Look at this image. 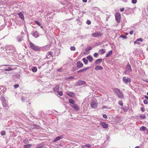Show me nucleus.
Segmentation results:
<instances>
[{
    "mask_svg": "<svg viewBox=\"0 0 148 148\" xmlns=\"http://www.w3.org/2000/svg\"><path fill=\"white\" fill-rule=\"evenodd\" d=\"M132 70L131 66L129 63L127 65L125 68L124 73L125 74L129 75L131 72Z\"/></svg>",
    "mask_w": 148,
    "mask_h": 148,
    "instance_id": "1",
    "label": "nucleus"
},
{
    "mask_svg": "<svg viewBox=\"0 0 148 148\" xmlns=\"http://www.w3.org/2000/svg\"><path fill=\"white\" fill-rule=\"evenodd\" d=\"M98 102L95 99H92L90 102V106L93 108H96L97 106Z\"/></svg>",
    "mask_w": 148,
    "mask_h": 148,
    "instance_id": "2",
    "label": "nucleus"
},
{
    "mask_svg": "<svg viewBox=\"0 0 148 148\" xmlns=\"http://www.w3.org/2000/svg\"><path fill=\"white\" fill-rule=\"evenodd\" d=\"M29 45L31 48L33 50L36 51H40V49L39 47L35 44H34L32 42H30Z\"/></svg>",
    "mask_w": 148,
    "mask_h": 148,
    "instance_id": "3",
    "label": "nucleus"
},
{
    "mask_svg": "<svg viewBox=\"0 0 148 148\" xmlns=\"http://www.w3.org/2000/svg\"><path fill=\"white\" fill-rule=\"evenodd\" d=\"M115 19L118 23H119L121 20V15L119 12L116 13L115 14Z\"/></svg>",
    "mask_w": 148,
    "mask_h": 148,
    "instance_id": "4",
    "label": "nucleus"
},
{
    "mask_svg": "<svg viewBox=\"0 0 148 148\" xmlns=\"http://www.w3.org/2000/svg\"><path fill=\"white\" fill-rule=\"evenodd\" d=\"M91 35L94 37H98L101 36L102 34L99 32H96L92 34Z\"/></svg>",
    "mask_w": 148,
    "mask_h": 148,
    "instance_id": "5",
    "label": "nucleus"
},
{
    "mask_svg": "<svg viewBox=\"0 0 148 148\" xmlns=\"http://www.w3.org/2000/svg\"><path fill=\"white\" fill-rule=\"evenodd\" d=\"M123 80L124 83L125 84H127V83L130 82L131 81L130 78L128 77L126 78V77H123Z\"/></svg>",
    "mask_w": 148,
    "mask_h": 148,
    "instance_id": "6",
    "label": "nucleus"
},
{
    "mask_svg": "<svg viewBox=\"0 0 148 148\" xmlns=\"http://www.w3.org/2000/svg\"><path fill=\"white\" fill-rule=\"evenodd\" d=\"M99 124L104 128H106L108 127V124L104 122L101 121L100 122Z\"/></svg>",
    "mask_w": 148,
    "mask_h": 148,
    "instance_id": "7",
    "label": "nucleus"
},
{
    "mask_svg": "<svg viewBox=\"0 0 148 148\" xmlns=\"http://www.w3.org/2000/svg\"><path fill=\"white\" fill-rule=\"evenodd\" d=\"M86 82L82 80H79L76 84V86H80L82 85L85 84Z\"/></svg>",
    "mask_w": 148,
    "mask_h": 148,
    "instance_id": "8",
    "label": "nucleus"
},
{
    "mask_svg": "<svg viewBox=\"0 0 148 148\" xmlns=\"http://www.w3.org/2000/svg\"><path fill=\"white\" fill-rule=\"evenodd\" d=\"M17 14L19 16V17L21 19H24V17L23 15V14L22 12L18 13H17Z\"/></svg>",
    "mask_w": 148,
    "mask_h": 148,
    "instance_id": "9",
    "label": "nucleus"
},
{
    "mask_svg": "<svg viewBox=\"0 0 148 148\" xmlns=\"http://www.w3.org/2000/svg\"><path fill=\"white\" fill-rule=\"evenodd\" d=\"M10 48H9L8 50H7V53H12L13 52L14 49V47H10Z\"/></svg>",
    "mask_w": 148,
    "mask_h": 148,
    "instance_id": "10",
    "label": "nucleus"
},
{
    "mask_svg": "<svg viewBox=\"0 0 148 148\" xmlns=\"http://www.w3.org/2000/svg\"><path fill=\"white\" fill-rule=\"evenodd\" d=\"M63 136H58L57 137H56L55 138V139L53 140V142H57V141L60 140V139L63 138Z\"/></svg>",
    "mask_w": 148,
    "mask_h": 148,
    "instance_id": "11",
    "label": "nucleus"
},
{
    "mask_svg": "<svg viewBox=\"0 0 148 148\" xmlns=\"http://www.w3.org/2000/svg\"><path fill=\"white\" fill-rule=\"evenodd\" d=\"M83 66V64L80 61H78L77 62V66L79 68H82Z\"/></svg>",
    "mask_w": 148,
    "mask_h": 148,
    "instance_id": "12",
    "label": "nucleus"
},
{
    "mask_svg": "<svg viewBox=\"0 0 148 148\" xmlns=\"http://www.w3.org/2000/svg\"><path fill=\"white\" fill-rule=\"evenodd\" d=\"M116 95L120 98H123L124 97L123 93L121 91H120L118 93V94H117Z\"/></svg>",
    "mask_w": 148,
    "mask_h": 148,
    "instance_id": "13",
    "label": "nucleus"
},
{
    "mask_svg": "<svg viewBox=\"0 0 148 148\" xmlns=\"http://www.w3.org/2000/svg\"><path fill=\"white\" fill-rule=\"evenodd\" d=\"M103 69V67L102 66L99 65L96 66L95 68V69L96 70H102Z\"/></svg>",
    "mask_w": 148,
    "mask_h": 148,
    "instance_id": "14",
    "label": "nucleus"
},
{
    "mask_svg": "<svg viewBox=\"0 0 148 148\" xmlns=\"http://www.w3.org/2000/svg\"><path fill=\"white\" fill-rule=\"evenodd\" d=\"M113 91L114 93L116 95L120 91V90L117 88H114L113 89Z\"/></svg>",
    "mask_w": 148,
    "mask_h": 148,
    "instance_id": "15",
    "label": "nucleus"
},
{
    "mask_svg": "<svg viewBox=\"0 0 148 148\" xmlns=\"http://www.w3.org/2000/svg\"><path fill=\"white\" fill-rule=\"evenodd\" d=\"M90 68V67H86L85 68L82 69L80 70H79L77 71V73H79L80 72H82L85 71H86L87 70H88V69H89Z\"/></svg>",
    "mask_w": 148,
    "mask_h": 148,
    "instance_id": "16",
    "label": "nucleus"
},
{
    "mask_svg": "<svg viewBox=\"0 0 148 148\" xmlns=\"http://www.w3.org/2000/svg\"><path fill=\"white\" fill-rule=\"evenodd\" d=\"M52 53L50 52L49 51L47 53V56H46L47 58H49L50 57H51L52 56Z\"/></svg>",
    "mask_w": 148,
    "mask_h": 148,
    "instance_id": "17",
    "label": "nucleus"
},
{
    "mask_svg": "<svg viewBox=\"0 0 148 148\" xmlns=\"http://www.w3.org/2000/svg\"><path fill=\"white\" fill-rule=\"evenodd\" d=\"M71 106L76 110L78 111L79 110V108L78 106L75 104H73Z\"/></svg>",
    "mask_w": 148,
    "mask_h": 148,
    "instance_id": "18",
    "label": "nucleus"
},
{
    "mask_svg": "<svg viewBox=\"0 0 148 148\" xmlns=\"http://www.w3.org/2000/svg\"><path fill=\"white\" fill-rule=\"evenodd\" d=\"M33 35L35 38H37L39 36V34L38 33L37 31H35L34 32L33 34Z\"/></svg>",
    "mask_w": 148,
    "mask_h": 148,
    "instance_id": "19",
    "label": "nucleus"
},
{
    "mask_svg": "<svg viewBox=\"0 0 148 148\" xmlns=\"http://www.w3.org/2000/svg\"><path fill=\"white\" fill-rule=\"evenodd\" d=\"M102 59H99L97 60L95 62L96 64H99L101 62Z\"/></svg>",
    "mask_w": 148,
    "mask_h": 148,
    "instance_id": "20",
    "label": "nucleus"
},
{
    "mask_svg": "<svg viewBox=\"0 0 148 148\" xmlns=\"http://www.w3.org/2000/svg\"><path fill=\"white\" fill-rule=\"evenodd\" d=\"M87 58L90 62H91L93 60V58L90 56H87Z\"/></svg>",
    "mask_w": 148,
    "mask_h": 148,
    "instance_id": "21",
    "label": "nucleus"
},
{
    "mask_svg": "<svg viewBox=\"0 0 148 148\" xmlns=\"http://www.w3.org/2000/svg\"><path fill=\"white\" fill-rule=\"evenodd\" d=\"M112 53V50H111L106 55V57H109L110 55H111Z\"/></svg>",
    "mask_w": 148,
    "mask_h": 148,
    "instance_id": "22",
    "label": "nucleus"
},
{
    "mask_svg": "<svg viewBox=\"0 0 148 148\" xmlns=\"http://www.w3.org/2000/svg\"><path fill=\"white\" fill-rule=\"evenodd\" d=\"M32 70L33 72H36L37 70V68L36 67H33L32 68Z\"/></svg>",
    "mask_w": 148,
    "mask_h": 148,
    "instance_id": "23",
    "label": "nucleus"
},
{
    "mask_svg": "<svg viewBox=\"0 0 148 148\" xmlns=\"http://www.w3.org/2000/svg\"><path fill=\"white\" fill-rule=\"evenodd\" d=\"M32 145L31 144H28L25 145L24 146V148H30L31 147Z\"/></svg>",
    "mask_w": 148,
    "mask_h": 148,
    "instance_id": "24",
    "label": "nucleus"
},
{
    "mask_svg": "<svg viewBox=\"0 0 148 148\" xmlns=\"http://www.w3.org/2000/svg\"><path fill=\"white\" fill-rule=\"evenodd\" d=\"M99 51L101 53V54H103L105 53V51L104 49H102L99 50Z\"/></svg>",
    "mask_w": 148,
    "mask_h": 148,
    "instance_id": "25",
    "label": "nucleus"
},
{
    "mask_svg": "<svg viewBox=\"0 0 148 148\" xmlns=\"http://www.w3.org/2000/svg\"><path fill=\"white\" fill-rule=\"evenodd\" d=\"M82 60L85 64H88V61L85 58H83Z\"/></svg>",
    "mask_w": 148,
    "mask_h": 148,
    "instance_id": "26",
    "label": "nucleus"
},
{
    "mask_svg": "<svg viewBox=\"0 0 148 148\" xmlns=\"http://www.w3.org/2000/svg\"><path fill=\"white\" fill-rule=\"evenodd\" d=\"M2 104L3 106L4 107H5L7 106V103L6 101V100L4 101H3L2 102Z\"/></svg>",
    "mask_w": 148,
    "mask_h": 148,
    "instance_id": "27",
    "label": "nucleus"
},
{
    "mask_svg": "<svg viewBox=\"0 0 148 148\" xmlns=\"http://www.w3.org/2000/svg\"><path fill=\"white\" fill-rule=\"evenodd\" d=\"M69 101L70 103L72 104H74L75 102L72 99H70L69 100Z\"/></svg>",
    "mask_w": 148,
    "mask_h": 148,
    "instance_id": "28",
    "label": "nucleus"
},
{
    "mask_svg": "<svg viewBox=\"0 0 148 148\" xmlns=\"http://www.w3.org/2000/svg\"><path fill=\"white\" fill-rule=\"evenodd\" d=\"M140 130L144 131L146 129V128L143 126L140 128Z\"/></svg>",
    "mask_w": 148,
    "mask_h": 148,
    "instance_id": "29",
    "label": "nucleus"
},
{
    "mask_svg": "<svg viewBox=\"0 0 148 148\" xmlns=\"http://www.w3.org/2000/svg\"><path fill=\"white\" fill-rule=\"evenodd\" d=\"M59 86H57L56 87L53 89L54 91L56 92L58 90L59 88Z\"/></svg>",
    "mask_w": 148,
    "mask_h": 148,
    "instance_id": "30",
    "label": "nucleus"
},
{
    "mask_svg": "<svg viewBox=\"0 0 148 148\" xmlns=\"http://www.w3.org/2000/svg\"><path fill=\"white\" fill-rule=\"evenodd\" d=\"M0 99L1 100L2 102L5 101V98L3 97H1Z\"/></svg>",
    "mask_w": 148,
    "mask_h": 148,
    "instance_id": "31",
    "label": "nucleus"
},
{
    "mask_svg": "<svg viewBox=\"0 0 148 148\" xmlns=\"http://www.w3.org/2000/svg\"><path fill=\"white\" fill-rule=\"evenodd\" d=\"M92 49V48L91 47H88L85 50L86 51H89V50H91Z\"/></svg>",
    "mask_w": 148,
    "mask_h": 148,
    "instance_id": "32",
    "label": "nucleus"
},
{
    "mask_svg": "<svg viewBox=\"0 0 148 148\" xmlns=\"http://www.w3.org/2000/svg\"><path fill=\"white\" fill-rule=\"evenodd\" d=\"M6 133L4 131H2L1 132V134L2 136H4L5 135Z\"/></svg>",
    "mask_w": 148,
    "mask_h": 148,
    "instance_id": "33",
    "label": "nucleus"
},
{
    "mask_svg": "<svg viewBox=\"0 0 148 148\" xmlns=\"http://www.w3.org/2000/svg\"><path fill=\"white\" fill-rule=\"evenodd\" d=\"M74 78V76H71L66 78V79H71Z\"/></svg>",
    "mask_w": 148,
    "mask_h": 148,
    "instance_id": "34",
    "label": "nucleus"
},
{
    "mask_svg": "<svg viewBox=\"0 0 148 148\" xmlns=\"http://www.w3.org/2000/svg\"><path fill=\"white\" fill-rule=\"evenodd\" d=\"M140 117L142 119H145V118L146 116L145 115H140Z\"/></svg>",
    "mask_w": 148,
    "mask_h": 148,
    "instance_id": "35",
    "label": "nucleus"
},
{
    "mask_svg": "<svg viewBox=\"0 0 148 148\" xmlns=\"http://www.w3.org/2000/svg\"><path fill=\"white\" fill-rule=\"evenodd\" d=\"M70 49L72 51H75V48L74 46H72L70 47Z\"/></svg>",
    "mask_w": 148,
    "mask_h": 148,
    "instance_id": "36",
    "label": "nucleus"
},
{
    "mask_svg": "<svg viewBox=\"0 0 148 148\" xmlns=\"http://www.w3.org/2000/svg\"><path fill=\"white\" fill-rule=\"evenodd\" d=\"M66 94L70 96L71 97L73 95V93L72 92H70L66 93Z\"/></svg>",
    "mask_w": 148,
    "mask_h": 148,
    "instance_id": "37",
    "label": "nucleus"
},
{
    "mask_svg": "<svg viewBox=\"0 0 148 148\" xmlns=\"http://www.w3.org/2000/svg\"><path fill=\"white\" fill-rule=\"evenodd\" d=\"M57 94L60 95V96H62L63 94V93L61 91H58L57 92Z\"/></svg>",
    "mask_w": 148,
    "mask_h": 148,
    "instance_id": "38",
    "label": "nucleus"
},
{
    "mask_svg": "<svg viewBox=\"0 0 148 148\" xmlns=\"http://www.w3.org/2000/svg\"><path fill=\"white\" fill-rule=\"evenodd\" d=\"M42 147V145L39 144L37 145L36 148H41Z\"/></svg>",
    "mask_w": 148,
    "mask_h": 148,
    "instance_id": "39",
    "label": "nucleus"
},
{
    "mask_svg": "<svg viewBox=\"0 0 148 148\" xmlns=\"http://www.w3.org/2000/svg\"><path fill=\"white\" fill-rule=\"evenodd\" d=\"M35 23L36 24H37L39 26H40V25H41V24L40 23V22L38 21H35Z\"/></svg>",
    "mask_w": 148,
    "mask_h": 148,
    "instance_id": "40",
    "label": "nucleus"
},
{
    "mask_svg": "<svg viewBox=\"0 0 148 148\" xmlns=\"http://www.w3.org/2000/svg\"><path fill=\"white\" fill-rule=\"evenodd\" d=\"M19 85L18 84H15L14 85V88H17L18 87Z\"/></svg>",
    "mask_w": 148,
    "mask_h": 148,
    "instance_id": "41",
    "label": "nucleus"
},
{
    "mask_svg": "<svg viewBox=\"0 0 148 148\" xmlns=\"http://www.w3.org/2000/svg\"><path fill=\"white\" fill-rule=\"evenodd\" d=\"M12 69L11 68H8L7 69H5V70L6 71H10Z\"/></svg>",
    "mask_w": 148,
    "mask_h": 148,
    "instance_id": "42",
    "label": "nucleus"
},
{
    "mask_svg": "<svg viewBox=\"0 0 148 148\" xmlns=\"http://www.w3.org/2000/svg\"><path fill=\"white\" fill-rule=\"evenodd\" d=\"M86 23L88 25H90L91 24V21L89 20H88L87 21Z\"/></svg>",
    "mask_w": 148,
    "mask_h": 148,
    "instance_id": "43",
    "label": "nucleus"
},
{
    "mask_svg": "<svg viewBox=\"0 0 148 148\" xmlns=\"http://www.w3.org/2000/svg\"><path fill=\"white\" fill-rule=\"evenodd\" d=\"M137 40L138 41H140V42H143V39L142 38H138L137 39Z\"/></svg>",
    "mask_w": 148,
    "mask_h": 148,
    "instance_id": "44",
    "label": "nucleus"
},
{
    "mask_svg": "<svg viewBox=\"0 0 148 148\" xmlns=\"http://www.w3.org/2000/svg\"><path fill=\"white\" fill-rule=\"evenodd\" d=\"M120 36L121 37H122V38H124V39H125V38H127V37L126 36L124 35H121Z\"/></svg>",
    "mask_w": 148,
    "mask_h": 148,
    "instance_id": "45",
    "label": "nucleus"
},
{
    "mask_svg": "<svg viewBox=\"0 0 148 148\" xmlns=\"http://www.w3.org/2000/svg\"><path fill=\"white\" fill-rule=\"evenodd\" d=\"M98 54L97 53H95L94 54V56L95 57H97L98 56Z\"/></svg>",
    "mask_w": 148,
    "mask_h": 148,
    "instance_id": "46",
    "label": "nucleus"
},
{
    "mask_svg": "<svg viewBox=\"0 0 148 148\" xmlns=\"http://www.w3.org/2000/svg\"><path fill=\"white\" fill-rule=\"evenodd\" d=\"M137 2L136 0H132V2L134 4L136 3Z\"/></svg>",
    "mask_w": 148,
    "mask_h": 148,
    "instance_id": "47",
    "label": "nucleus"
},
{
    "mask_svg": "<svg viewBox=\"0 0 148 148\" xmlns=\"http://www.w3.org/2000/svg\"><path fill=\"white\" fill-rule=\"evenodd\" d=\"M143 102L145 104H147L148 103V101L147 100H144Z\"/></svg>",
    "mask_w": 148,
    "mask_h": 148,
    "instance_id": "48",
    "label": "nucleus"
},
{
    "mask_svg": "<svg viewBox=\"0 0 148 148\" xmlns=\"http://www.w3.org/2000/svg\"><path fill=\"white\" fill-rule=\"evenodd\" d=\"M103 118L106 119L107 118V115L105 114H103Z\"/></svg>",
    "mask_w": 148,
    "mask_h": 148,
    "instance_id": "49",
    "label": "nucleus"
},
{
    "mask_svg": "<svg viewBox=\"0 0 148 148\" xmlns=\"http://www.w3.org/2000/svg\"><path fill=\"white\" fill-rule=\"evenodd\" d=\"M119 104L121 106H123V103L121 101H119Z\"/></svg>",
    "mask_w": 148,
    "mask_h": 148,
    "instance_id": "50",
    "label": "nucleus"
},
{
    "mask_svg": "<svg viewBox=\"0 0 148 148\" xmlns=\"http://www.w3.org/2000/svg\"><path fill=\"white\" fill-rule=\"evenodd\" d=\"M134 43L135 44H140V43L139 42V41H137V40L134 42Z\"/></svg>",
    "mask_w": 148,
    "mask_h": 148,
    "instance_id": "51",
    "label": "nucleus"
},
{
    "mask_svg": "<svg viewBox=\"0 0 148 148\" xmlns=\"http://www.w3.org/2000/svg\"><path fill=\"white\" fill-rule=\"evenodd\" d=\"M91 145L89 144H87L86 145V147L90 148Z\"/></svg>",
    "mask_w": 148,
    "mask_h": 148,
    "instance_id": "52",
    "label": "nucleus"
},
{
    "mask_svg": "<svg viewBox=\"0 0 148 148\" xmlns=\"http://www.w3.org/2000/svg\"><path fill=\"white\" fill-rule=\"evenodd\" d=\"M18 38V40L19 41H21L22 39V38L21 37H19Z\"/></svg>",
    "mask_w": 148,
    "mask_h": 148,
    "instance_id": "53",
    "label": "nucleus"
},
{
    "mask_svg": "<svg viewBox=\"0 0 148 148\" xmlns=\"http://www.w3.org/2000/svg\"><path fill=\"white\" fill-rule=\"evenodd\" d=\"M141 111H142L143 112H144L145 111V110L144 109V108L143 107H142L141 108Z\"/></svg>",
    "mask_w": 148,
    "mask_h": 148,
    "instance_id": "54",
    "label": "nucleus"
},
{
    "mask_svg": "<svg viewBox=\"0 0 148 148\" xmlns=\"http://www.w3.org/2000/svg\"><path fill=\"white\" fill-rule=\"evenodd\" d=\"M25 98L24 97H23L21 98V100H22V101H25Z\"/></svg>",
    "mask_w": 148,
    "mask_h": 148,
    "instance_id": "55",
    "label": "nucleus"
},
{
    "mask_svg": "<svg viewBox=\"0 0 148 148\" xmlns=\"http://www.w3.org/2000/svg\"><path fill=\"white\" fill-rule=\"evenodd\" d=\"M124 8L120 9V11L121 12H123L124 11Z\"/></svg>",
    "mask_w": 148,
    "mask_h": 148,
    "instance_id": "56",
    "label": "nucleus"
},
{
    "mask_svg": "<svg viewBox=\"0 0 148 148\" xmlns=\"http://www.w3.org/2000/svg\"><path fill=\"white\" fill-rule=\"evenodd\" d=\"M134 32V31H130V34H131V35H132L133 34V33Z\"/></svg>",
    "mask_w": 148,
    "mask_h": 148,
    "instance_id": "57",
    "label": "nucleus"
},
{
    "mask_svg": "<svg viewBox=\"0 0 148 148\" xmlns=\"http://www.w3.org/2000/svg\"><path fill=\"white\" fill-rule=\"evenodd\" d=\"M145 99H147V100H148V96H146V95H145Z\"/></svg>",
    "mask_w": 148,
    "mask_h": 148,
    "instance_id": "58",
    "label": "nucleus"
},
{
    "mask_svg": "<svg viewBox=\"0 0 148 148\" xmlns=\"http://www.w3.org/2000/svg\"><path fill=\"white\" fill-rule=\"evenodd\" d=\"M83 2L86 3L87 2V0H82Z\"/></svg>",
    "mask_w": 148,
    "mask_h": 148,
    "instance_id": "59",
    "label": "nucleus"
},
{
    "mask_svg": "<svg viewBox=\"0 0 148 148\" xmlns=\"http://www.w3.org/2000/svg\"><path fill=\"white\" fill-rule=\"evenodd\" d=\"M82 148H84L85 147H86V145H82Z\"/></svg>",
    "mask_w": 148,
    "mask_h": 148,
    "instance_id": "60",
    "label": "nucleus"
},
{
    "mask_svg": "<svg viewBox=\"0 0 148 148\" xmlns=\"http://www.w3.org/2000/svg\"><path fill=\"white\" fill-rule=\"evenodd\" d=\"M109 18V16H108L106 18V21H107L108 20V19Z\"/></svg>",
    "mask_w": 148,
    "mask_h": 148,
    "instance_id": "61",
    "label": "nucleus"
},
{
    "mask_svg": "<svg viewBox=\"0 0 148 148\" xmlns=\"http://www.w3.org/2000/svg\"><path fill=\"white\" fill-rule=\"evenodd\" d=\"M106 106H103V107H102V108H103V109H105V108H106Z\"/></svg>",
    "mask_w": 148,
    "mask_h": 148,
    "instance_id": "62",
    "label": "nucleus"
},
{
    "mask_svg": "<svg viewBox=\"0 0 148 148\" xmlns=\"http://www.w3.org/2000/svg\"><path fill=\"white\" fill-rule=\"evenodd\" d=\"M139 147L138 146L136 147L135 148H139Z\"/></svg>",
    "mask_w": 148,
    "mask_h": 148,
    "instance_id": "63",
    "label": "nucleus"
},
{
    "mask_svg": "<svg viewBox=\"0 0 148 148\" xmlns=\"http://www.w3.org/2000/svg\"><path fill=\"white\" fill-rule=\"evenodd\" d=\"M146 49H147V51H148V46H147V48Z\"/></svg>",
    "mask_w": 148,
    "mask_h": 148,
    "instance_id": "64",
    "label": "nucleus"
}]
</instances>
